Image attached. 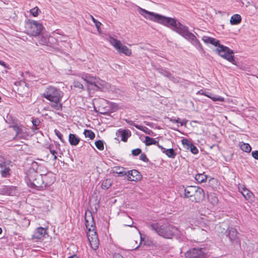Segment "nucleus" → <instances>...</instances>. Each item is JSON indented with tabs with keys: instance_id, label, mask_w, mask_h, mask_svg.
I'll return each instance as SVG.
<instances>
[{
	"instance_id": "obj_1",
	"label": "nucleus",
	"mask_w": 258,
	"mask_h": 258,
	"mask_svg": "<svg viewBox=\"0 0 258 258\" xmlns=\"http://www.w3.org/2000/svg\"><path fill=\"white\" fill-rule=\"evenodd\" d=\"M137 10L145 18L160 23L170 28L189 41L199 50H203L199 40L193 33L189 32L188 28L177 21L175 19L149 12L139 6L137 7Z\"/></svg>"
},
{
	"instance_id": "obj_2",
	"label": "nucleus",
	"mask_w": 258,
	"mask_h": 258,
	"mask_svg": "<svg viewBox=\"0 0 258 258\" xmlns=\"http://www.w3.org/2000/svg\"><path fill=\"white\" fill-rule=\"evenodd\" d=\"M148 227L164 238H171L175 235H179V233L177 227L168 223H152L148 225Z\"/></svg>"
},
{
	"instance_id": "obj_3",
	"label": "nucleus",
	"mask_w": 258,
	"mask_h": 258,
	"mask_svg": "<svg viewBox=\"0 0 258 258\" xmlns=\"http://www.w3.org/2000/svg\"><path fill=\"white\" fill-rule=\"evenodd\" d=\"M85 225L88 230L87 235L91 247L93 249H96L99 244V241L95 230V223L92 215L86 217Z\"/></svg>"
},
{
	"instance_id": "obj_4",
	"label": "nucleus",
	"mask_w": 258,
	"mask_h": 258,
	"mask_svg": "<svg viewBox=\"0 0 258 258\" xmlns=\"http://www.w3.org/2000/svg\"><path fill=\"white\" fill-rule=\"evenodd\" d=\"M48 175L45 174H39L38 171L34 172L29 175L28 178L32 187H43V185L46 186L53 182L52 179L50 181H47Z\"/></svg>"
},
{
	"instance_id": "obj_5",
	"label": "nucleus",
	"mask_w": 258,
	"mask_h": 258,
	"mask_svg": "<svg viewBox=\"0 0 258 258\" xmlns=\"http://www.w3.org/2000/svg\"><path fill=\"white\" fill-rule=\"evenodd\" d=\"M215 51L222 58L235 64L233 51L228 47L220 44L215 49Z\"/></svg>"
},
{
	"instance_id": "obj_6",
	"label": "nucleus",
	"mask_w": 258,
	"mask_h": 258,
	"mask_svg": "<svg viewBox=\"0 0 258 258\" xmlns=\"http://www.w3.org/2000/svg\"><path fill=\"white\" fill-rule=\"evenodd\" d=\"M43 96L49 101L61 99L63 96V93L58 89L51 86L48 87Z\"/></svg>"
},
{
	"instance_id": "obj_7",
	"label": "nucleus",
	"mask_w": 258,
	"mask_h": 258,
	"mask_svg": "<svg viewBox=\"0 0 258 258\" xmlns=\"http://www.w3.org/2000/svg\"><path fill=\"white\" fill-rule=\"evenodd\" d=\"M43 27L41 23L36 21H29L26 24V31L28 34L36 36L39 35Z\"/></svg>"
},
{
	"instance_id": "obj_8",
	"label": "nucleus",
	"mask_w": 258,
	"mask_h": 258,
	"mask_svg": "<svg viewBox=\"0 0 258 258\" xmlns=\"http://www.w3.org/2000/svg\"><path fill=\"white\" fill-rule=\"evenodd\" d=\"M109 41L119 53H123L126 56H130L132 54L131 50L126 46L122 45L119 40L110 37Z\"/></svg>"
},
{
	"instance_id": "obj_9",
	"label": "nucleus",
	"mask_w": 258,
	"mask_h": 258,
	"mask_svg": "<svg viewBox=\"0 0 258 258\" xmlns=\"http://www.w3.org/2000/svg\"><path fill=\"white\" fill-rule=\"evenodd\" d=\"M80 77L86 83L94 85L98 88L103 87L105 84V82L99 78L92 76L88 74L84 73L81 74Z\"/></svg>"
},
{
	"instance_id": "obj_10",
	"label": "nucleus",
	"mask_w": 258,
	"mask_h": 258,
	"mask_svg": "<svg viewBox=\"0 0 258 258\" xmlns=\"http://www.w3.org/2000/svg\"><path fill=\"white\" fill-rule=\"evenodd\" d=\"M185 256L188 258H207L206 254L201 248H193L185 253Z\"/></svg>"
},
{
	"instance_id": "obj_11",
	"label": "nucleus",
	"mask_w": 258,
	"mask_h": 258,
	"mask_svg": "<svg viewBox=\"0 0 258 258\" xmlns=\"http://www.w3.org/2000/svg\"><path fill=\"white\" fill-rule=\"evenodd\" d=\"M14 131L16 132V136L20 139H25L29 136L27 128L23 126L14 125L12 126Z\"/></svg>"
},
{
	"instance_id": "obj_12",
	"label": "nucleus",
	"mask_w": 258,
	"mask_h": 258,
	"mask_svg": "<svg viewBox=\"0 0 258 258\" xmlns=\"http://www.w3.org/2000/svg\"><path fill=\"white\" fill-rule=\"evenodd\" d=\"M238 190L242 194L246 200L252 202L253 199V195L252 192L248 190L244 185H239Z\"/></svg>"
},
{
	"instance_id": "obj_13",
	"label": "nucleus",
	"mask_w": 258,
	"mask_h": 258,
	"mask_svg": "<svg viewBox=\"0 0 258 258\" xmlns=\"http://www.w3.org/2000/svg\"><path fill=\"white\" fill-rule=\"evenodd\" d=\"M205 199V192L203 189L198 187V189L196 191L195 196L190 200L192 202L199 203L204 200Z\"/></svg>"
},
{
	"instance_id": "obj_14",
	"label": "nucleus",
	"mask_w": 258,
	"mask_h": 258,
	"mask_svg": "<svg viewBox=\"0 0 258 258\" xmlns=\"http://www.w3.org/2000/svg\"><path fill=\"white\" fill-rule=\"evenodd\" d=\"M127 179L130 181H137L141 178V175L137 170L134 169L127 171Z\"/></svg>"
},
{
	"instance_id": "obj_15",
	"label": "nucleus",
	"mask_w": 258,
	"mask_h": 258,
	"mask_svg": "<svg viewBox=\"0 0 258 258\" xmlns=\"http://www.w3.org/2000/svg\"><path fill=\"white\" fill-rule=\"evenodd\" d=\"M46 229L42 227L37 228L32 235L33 239H41L46 234Z\"/></svg>"
},
{
	"instance_id": "obj_16",
	"label": "nucleus",
	"mask_w": 258,
	"mask_h": 258,
	"mask_svg": "<svg viewBox=\"0 0 258 258\" xmlns=\"http://www.w3.org/2000/svg\"><path fill=\"white\" fill-rule=\"evenodd\" d=\"M198 186H188L184 189V195L185 197L192 199L194 196H195V194L198 189Z\"/></svg>"
},
{
	"instance_id": "obj_17",
	"label": "nucleus",
	"mask_w": 258,
	"mask_h": 258,
	"mask_svg": "<svg viewBox=\"0 0 258 258\" xmlns=\"http://www.w3.org/2000/svg\"><path fill=\"white\" fill-rule=\"evenodd\" d=\"M116 135L121 137L122 141L126 142L129 137L131 136V133L127 130H118L116 132Z\"/></svg>"
},
{
	"instance_id": "obj_18",
	"label": "nucleus",
	"mask_w": 258,
	"mask_h": 258,
	"mask_svg": "<svg viewBox=\"0 0 258 258\" xmlns=\"http://www.w3.org/2000/svg\"><path fill=\"white\" fill-rule=\"evenodd\" d=\"M159 72L163 76L169 78L174 82H178V79L173 77L171 73L167 70L162 69H158Z\"/></svg>"
},
{
	"instance_id": "obj_19",
	"label": "nucleus",
	"mask_w": 258,
	"mask_h": 258,
	"mask_svg": "<svg viewBox=\"0 0 258 258\" xmlns=\"http://www.w3.org/2000/svg\"><path fill=\"white\" fill-rule=\"evenodd\" d=\"M112 172L114 173L117 174L119 176H123L127 174L126 169L122 167L116 166L113 168Z\"/></svg>"
},
{
	"instance_id": "obj_20",
	"label": "nucleus",
	"mask_w": 258,
	"mask_h": 258,
	"mask_svg": "<svg viewBox=\"0 0 258 258\" xmlns=\"http://www.w3.org/2000/svg\"><path fill=\"white\" fill-rule=\"evenodd\" d=\"M61 100V99H58V100L50 101V102H51L50 104L51 107L56 111H61L62 107V105L60 103Z\"/></svg>"
},
{
	"instance_id": "obj_21",
	"label": "nucleus",
	"mask_w": 258,
	"mask_h": 258,
	"mask_svg": "<svg viewBox=\"0 0 258 258\" xmlns=\"http://www.w3.org/2000/svg\"><path fill=\"white\" fill-rule=\"evenodd\" d=\"M237 231L234 228H231L228 231V237L231 241H236L237 238Z\"/></svg>"
},
{
	"instance_id": "obj_22",
	"label": "nucleus",
	"mask_w": 258,
	"mask_h": 258,
	"mask_svg": "<svg viewBox=\"0 0 258 258\" xmlns=\"http://www.w3.org/2000/svg\"><path fill=\"white\" fill-rule=\"evenodd\" d=\"M241 21V17L238 14H234L231 16L230 23L231 25H236L240 23Z\"/></svg>"
},
{
	"instance_id": "obj_23",
	"label": "nucleus",
	"mask_w": 258,
	"mask_h": 258,
	"mask_svg": "<svg viewBox=\"0 0 258 258\" xmlns=\"http://www.w3.org/2000/svg\"><path fill=\"white\" fill-rule=\"evenodd\" d=\"M69 140L71 145L76 146L80 142V138L75 134H70L69 135Z\"/></svg>"
},
{
	"instance_id": "obj_24",
	"label": "nucleus",
	"mask_w": 258,
	"mask_h": 258,
	"mask_svg": "<svg viewBox=\"0 0 258 258\" xmlns=\"http://www.w3.org/2000/svg\"><path fill=\"white\" fill-rule=\"evenodd\" d=\"M182 143L183 144H186L189 146L188 148L190 149L192 153L197 154L198 153L199 151L197 148L191 143H190L187 140H183L182 141Z\"/></svg>"
},
{
	"instance_id": "obj_25",
	"label": "nucleus",
	"mask_w": 258,
	"mask_h": 258,
	"mask_svg": "<svg viewBox=\"0 0 258 258\" xmlns=\"http://www.w3.org/2000/svg\"><path fill=\"white\" fill-rule=\"evenodd\" d=\"M209 202L213 206L217 205L219 200L217 197L214 194H210L208 197Z\"/></svg>"
},
{
	"instance_id": "obj_26",
	"label": "nucleus",
	"mask_w": 258,
	"mask_h": 258,
	"mask_svg": "<svg viewBox=\"0 0 258 258\" xmlns=\"http://www.w3.org/2000/svg\"><path fill=\"white\" fill-rule=\"evenodd\" d=\"M207 179V176L204 173H199L195 176V179L200 183L206 182Z\"/></svg>"
},
{
	"instance_id": "obj_27",
	"label": "nucleus",
	"mask_w": 258,
	"mask_h": 258,
	"mask_svg": "<svg viewBox=\"0 0 258 258\" xmlns=\"http://www.w3.org/2000/svg\"><path fill=\"white\" fill-rule=\"evenodd\" d=\"M163 153L165 154L168 157L172 159L175 158L176 156V152L172 148L164 150Z\"/></svg>"
},
{
	"instance_id": "obj_28",
	"label": "nucleus",
	"mask_w": 258,
	"mask_h": 258,
	"mask_svg": "<svg viewBox=\"0 0 258 258\" xmlns=\"http://www.w3.org/2000/svg\"><path fill=\"white\" fill-rule=\"evenodd\" d=\"M144 143L146 146H150L152 145H156L158 144V141H156L154 139L150 138L149 136H146Z\"/></svg>"
},
{
	"instance_id": "obj_29",
	"label": "nucleus",
	"mask_w": 258,
	"mask_h": 258,
	"mask_svg": "<svg viewBox=\"0 0 258 258\" xmlns=\"http://www.w3.org/2000/svg\"><path fill=\"white\" fill-rule=\"evenodd\" d=\"M240 149L244 152L249 153L251 151V148L250 146L248 143H244L241 142L239 144Z\"/></svg>"
},
{
	"instance_id": "obj_30",
	"label": "nucleus",
	"mask_w": 258,
	"mask_h": 258,
	"mask_svg": "<svg viewBox=\"0 0 258 258\" xmlns=\"http://www.w3.org/2000/svg\"><path fill=\"white\" fill-rule=\"evenodd\" d=\"M112 183V180L110 179H106L102 181L101 187L103 189H107L111 186Z\"/></svg>"
},
{
	"instance_id": "obj_31",
	"label": "nucleus",
	"mask_w": 258,
	"mask_h": 258,
	"mask_svg": "<svg viewBox=\"0 0 258 258\" xmlns=\"http://www.w3.org/2000/svg\"><path fill=\"white\" fill-rule=\"evenodd\" d=\"M0 167L2 168L1 172L3 177H7L9 175L10 169L9 167H5L4 169H3V165L2 164H0Z\"/></svg>"
},
{
	"instance_id": "obj_32",
	"label": "nucleus",
	"mask_w": 258,
	"mask_h": 258,
	"mask_svg": "<svg viewBox=\"0 0 258 258\" xmlns=\"http://www.w3.org/2000/svg\"><path fill=\"white\" fill-rule=\"evenodd\" d=\"M84 134L86 138H89L91 140H93L95 137V134L91 130H85Z\"/></svg>"
},
{
	"instance_id": "obj_33",
	"label": "nucleus",
	"mask_w": 258,
	"mask_h": 258,
	"mask_svg": "<svg viewBox=\"0 0 258 258\" xmlns=\"http://www.w3.org/2000/svg\"><path fill=\"white\" fill-rule=\"evenodd\" d=\"M96 148L102 151L104 150V143L102 140H98L95 143Z\"/></svg>"
},
{
	"instance_id": "obj_34",
	"label": "nucleus",
	"mask_w": 258,
	"mask_h": 258,
	"mask_svg": "<svg viewBox=\"0 0 258 258\" xmlns=\"http://www.w3.org/2000/svg\"><path fill=\"white\" fill-rule=\"evenodd\" d=\"M40 10L37 7H35V8L31 9L30 10V13L34 16L37 17L38 14L40 13Z\"/></svg>"
},
{
	"instance_id": "obj_35",
	"label": "nucleus",
	"mask_w": 258,
	"mask_h": 258,
	"mask_svg": "<svg viewBox=\"0 0 258 258\" xmlns=\"http://www.w3.org/2000/svg\"><path fill=\"white\" fill-rule=\"evenodd\" d=\"M48 148L49 149L50 152L53 156L54 160H56L57 159V152L53 148V145L52 144L50 145Z\"/></svg>"
},
{
	"instance_id": "obj_36",
	"label": "nucleus",
	"mask_w": 258,
	"mask_h": 258,
	"mask_svg": "<svg viewBox=\"0 0 258 258\" xmlns=\"http://www.w3.org/2000/svg\"><path fill=\"white\" fill-rule=\"evenodd\" d=\"M136 127L141 131H143L144 132H145L146 134H150V131L149 130V129L148 128H147L146 126H142V125H137V126H136Z\"/></svg>"
},
{
	"instance_id": "obj_37",
	"label": "nucleus",
	"mask_w": 258,
	"mask_h": 258,
	"mask_svg": "<svg viewBox=\"0 0 258 258\" xmlns=\"http://www.w3.org/2000/svg\"><path fill=\"white\" fill-rule=\"evenodd\" d=\"M48 42V38L45 36H42L39 40V43L42 45H47Z\"/></svg>"
},
{
	"instance_id": "obj_38",
	"label": "nucleus",
	"mask_w": 258,
	"mask_h": 258,
	"mask_svg": "<svg viewBox=\"0 0 258 258\" xmlns=\"http://www.w3.org/2000/svg\"><path fill=\"white\" fill-rule=\"evenodd\" d=\"M73 85H74V87L77 88L79 89H81L82 90L84 89V86L83 85V84H82L79 81H75L74 82Z\"/></svg>"
},
{
	"instance_id": "obj_39",
	"label": "nucleus",
	"mask_w": 258,
	"mask_h": 258,
	"mask_svg": "<svg viewBox=\"0 0 258 258\" xmlns=\"http://www.w3.org/2000/svg\"><path fill=\"white\" fill-rule=\"evenodd\" d=\"M209 43L211 44L216 46L217 47H218V45H220L221 44H220L219 40H217L215 38H212V37Z\"/></svg>"
},
{
	"instance_id": "obj_40",
	"label": "nucleus",
	"mask_w": 258,
	"mask_h": 258,
	"mask_svg": "<svg viewBox=\"0 0 258 258\" xmlns=\"http://www.w3.org/2000/svg\"><path fill=\"white\" fill-rule=\"evenodd\" d=\"M110 106L113 111H115L118 109V105L115 103H110Z\"/></svg>"
},
{
	"instance_id": "obj_41",
	"label": "nucleus",
	"mask_w": 258,
	"mask_h": 258,
	"mask_svg": "<svg viewBox=\"0 0 258 258\" xmlns=\"http://www.w3.org/2000/svg\"><path fill=\"white\" fill-rule=\"evenodd\" d=\"M54 132H55V135H56L57 136V137L60 139V140L62 142H63V139H62L63 136H62V135L61 134V133L59 131H57V130H55L54 131Z\"/></svg>"
},
{
	"instance_id": "obj_42",
	"label": "nucleus",
	"mask_w": 258,
	"mask_h": 258,
	"mask_svg": "<svg viewBox=\"0 0 258 258\" xmlns=\"http://www.w3.org/2000/svg\"><path fill=\"white\" fill-rule=\"evenodd\" d=\"M212 37L207 36H203L202 37V40L206 44H209L210 41L211 40Z\"/></svg>"
},
{
	"instance_id": "obj_43",
	"label": "nucleus",
	"mask_w": 258,
	"mask_h": 258,
	"mask_svg": "<svg viewBox=\"0 0 258 258\" xmlns=\"http://www.w3.org/2000/svg\"><path fill=\"white\" fill-rule=\"evenodd\" d=\"M142 151L140 149H136L133 150L132 151V154L134 156H137L141 153Z\"/></svg>"
},
{
	"instance_id": "obj_44",
	"label": "nucleus",
	"mask_w": 258,
	"mask_h": 258,
	"mask_svg": "<svg viewBox=\"0 0 258 258\" xmlns=\"http://www.w3.org/2000/svg\"><path fill=\"white\" fill-rule=\"evenodd\" d=\"M126 219L129 220L130 222H127V224H125V225L129 227H132L133 224V221H132V219L131 218V217L128 216L126 217Z\"/></svg>"
},
{
	"instance_id": "obj_45",
	"label": "nucleus",
	"mask_w": 258,
	"mask_h": 258,
	"mask_svg": "<svg viewBox=\"0 0 258 258\" xmlns=\"http://www.w3.org/2000/svg\"><path fill=\"white\" fill-rule=\"evenodd\" d=\"M94 24L97 29V30L98 32H99L100 30V26H101L102 24L101 22H100L99 21H98V20H96L95 22H94Z\"/></svg>"
},
{
	"instance_id": "obj_46",
	"label": "nucleus",
	"mask_w": 258,
	"mask_h": 258,
	"mask_svg": "<svg viewBox=\"0 0 258 258\" xmlns=\"http://www.w3.org/2000/svg\"><path fill=\"white\" fill-rule=\"evenodd\" d=\"M32 123L34 126H36L40 124V121L38 119L35 118L32 120Z\"/></svg>"
},
{
	"instance_id": "obj_47",
	"label": "nucleus",
	"mask_w": 258,
	"mask_h": 258,
	"mask_svg": "<svg viewBox=\"0 0 258 258\" xmlns=\"http://www.w3.org/2000/svg\"><path fill=\"white\" fill-rule=\"evenodd\" d=\"M140 159L144 162H147L148 161V159L145 154H141L140 156Z\"/></svg>"
},
{
	"instance_id": "obj_48",
	"label": "nucleus",
	"mask_w": 258,
	"mask_h": 258,
	"mask_svg": "<svg viewBox=\"0 0 258 258\" xmlns=\"http://www.w3.org/2000/svg\"><path fill=\"white\" fill-rule=\"evenodd\" d=\"M213 101H223L224 100V99L223 97H222L221 96H218L216 97H213L211 98Z\"/></svg>"
},
{
	"instance_id": "obj_49",
	"label": "nucleus",
	"mask_w": 258,
	"mask_h": 258,
	"mask_svg": "<svg viewBox=\"0 0 258 258\" xmlns=\"http://www.w3.org/2000/svg\"><path fill=\"white\" fill-rule=\"evenodd\" d=\"M251 155L254 159L258 160V151H252Z\"/></svg>"
},
{
	"instance_id": "obj_50",
	"label": "nucleus",
	"mask_w": 258,
	"mask_h": 258,
	"mask_svg": "<svg viewBox=\"0 0 258 258\" xmlns=\"http://www.w3.org/2000/svg\"><path fill=\"white\" fill-rule=\"evenodd\" d=\"M125 121L130 125H133L135 127H136V126L138 125V124H136V123H135L134 122L131 120H128V119H125Z\"/></svg>"
},
{
	"instance_id": "obj_51",
	"label": "nucleus",
	"mask_w": 258,
	"mask_h": 258,
	"mask_svg": "<svg viewBox=\"0 0 258 258\" xmlns=\"http://www.w3.org/2000/svg\"><path fill=\"white\" fill-rule=\"evenodd\" d=\"M53 148L56 149L57 150H60V144L58 143L57 142H54V143L53 144Z\"/></svg>"
},
{
	"instance_id": "obj_52",
	"label": "nucleus",
	"mask_w": 258,
	"mask_h": 258,
	"mask_svg": "<svg viewBox=\"0 0 258 258\" xmlns=\"http://www.w3.org/2000/svg\"><path fill=\"white\" fill-rule=\"evenodd\" d=\"M113 258H123V257L119 253H114L113 255Z\"/></svg>"
},
{
	"instance_id": "obj_53",
	"label": "nucleus",
	"mask_w": 258,
	"mask_h": 258,
	"mask_svg": "<svg viewBox=\"0 0 258 258\" xmlns=\"http://www.w3.org/2000/svg\"><path fill=\"white\" fill-rule=\"evenodd\" d=\"M156 145L159 148H160L162 150L163 153L164 150H166V149L163 148L161 145H159L158 143Z\"/></svg>"
},
{
	"instance_id": "obj_54",
	"label": "nucleus",
	"mask_w": 258,
	"mask_h": 258,
	"mask_svg": "<svg viewBox=\"0 0 258 258\" xmlns=\"http://www.w3.org/2000/svg\"><path fill=\"white\" fill-rule=\"evenodd\" d=\"M181 126L185 125L186 123V120L184 119L181 121L179 122Z\"/></svg>"
},
{
	"instance_id": "obj_55",
	"label": "nucleus",
	"mask_w": 258,
	"mask_h": 258,
	"mask_svg": "<svg viewBox=\"0 0 258 258\" xmlns=\"http://www.w3.org/2000/svg\"><path fill=\"white\" fill-rule=\"evenodd\" d=\"M172 121L173 122L179 123V118H178L177 119H172Z\"/></svg>"
},
{
	"instance_id": "obj_56",
	"label": "nucleus",
	"mask_w": 258,
	"mask_h": 258,
	"mask_svg": "<svg viewBox=\"0 0 258 258\" xmlns=\"http://www.w3.org/2000/svg\"><path fill=\"white\" fill-rule=\"evenodd\" d=\"M0 64H1L2 66H4L5 67H6V64H5V63L4 61H1V60H0Z\"/></svg>"
},
{
	"instance_id": "obj_57",
	"label": "nucleus",
	"mask_w": 258,
	"mask_h": 258,
	"mask_svg": "<svg viewBox=\"0 0 258 258\" xmlns=\"http://www.w3.org/2000/svg\"><path fill=\"white\" fill-rule=\"evenodd\" d=\"M90 17L94 23L97 20L92 15H90Z\"/></svg>"
},
{
	"instance_id": "obj_58",
	"label": "nucleus",
	"mask_w": 258,
	"mask_h": 258,
	"mask_svg": "<svg viewBox=\"0 0 258 258\" xmlns=\"http://www.w3.org/2000/svg\"><path fill=\"white\" fill-rule=\"evenodd\" d=\"M68 258H78V257L76 255H73L72 256H69Z\"/></svg>"
},
{
	"instance_id": "obj_59",
	"label": "nucleus",
	"mask_w": 258,
	"mask_h": 258,
	"mask_svg": "<svg viewBox=\"0 0 258 258\" xmlns=\"http://www.w3.org/2000/svg\"><path fill=\"white\" fill-rule=\"evenodd\" d=\"M2 229L0 227V234L2 233Z\"/></svg>"
},
{
	"instance_id": "obj_60",
	"label": "nucleus",
	"mask_w": 258,
	"mask_h": 258,
	"mask_svg": "<svg viewBox=\"0 0 258 258\" xmlns=\"http://www.w3.org/2000/svg\"><path fill=\"white\" fill-rule=\"evenodd\" d=\"M141 241H142L143 240H142V237H141Z\"/></svg>"
}]
</instances>
